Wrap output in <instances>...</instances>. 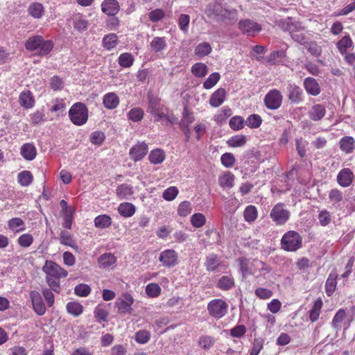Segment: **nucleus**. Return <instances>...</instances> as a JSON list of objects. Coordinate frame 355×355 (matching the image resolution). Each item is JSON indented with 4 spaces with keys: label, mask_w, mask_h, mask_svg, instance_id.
Here are the masks:
<instances>
[{
    "label": "nucleus",
    "mask_w": 355,
    "mask_h": 355,
    "mask_svg": "<svg viewBox=\"0 0 355 355\" xmlns=\"http://www.w3.org/2000/svg\"><path fill=\"white\" fill-rule=\"evenodd\" d=\"M208 18L216 22H224L227 25L233 24L238 19V12L235 9L229 10L218 2L209 3L205 9Z\"/></svg>",
    "instance_id": "nucleus-1"
},
{
    "label": "nucleus",
    "mask_w": 355,
    "mask_h": 355,
    "mask_svg": "<svg viewBox=\"0 0 355 355\" xmlns=\"http://www.w3.org/2000/svg\"><path fill=\"white\" fill-rule=\"evenodd\" d=\"M282 248L287 252H296L302 247V237L295 231L286 232L281 239Z\"/></svg>",
    "instance_id": "nucleus-2"
},
{
    "label": "nucleus",
    "mask_w": 355,
    "mask_h": 355,
    "mask_svg": "<svg viewBox=\"0 0 355 355\" xmlns=\"http://www.w3.org/2000/svg\"><path fill=\"white\" fill-rule=\"evenodd\" d=\"M88 108L81 102L75 103L69 110V117L76 125L85 124L88 120Z\"/></svg>",
    "instance_id": "nucleus-3"
},
{
    "label": "nucleus",
    "mask_w": 355,
    "mask_h": 355,
    "mask_svg": "<svg viewBox=\"0 0 355 355\" xmlns=\"http://www.w3.org/2000/svg\"><path fill=\"white\" fill-rule=\"evenodd\" d=\"M228 304L223 299H214L207 304L209 314L216 318L220 319L227 313Z\"/></svg>",
    "instance_id": "nucleus-4"
},
{
    "label": "nucleus",
    "mask_w": 355,
    "mask_h": 355,
    "mask_svg": "<svg viewBox=\"0 0 355 355\" xmlns=\"http://www.w3.org/2000/svg\"><path fill=\"white\" fill-rule=\"evenodd\" d=\"M290 216V211L283 203L276 204L270 213V218L277 225H284L289 220Z\"/></svg>",
    "instance_id": "nucleus-5"
},
{
    "label": "nucleus",
    "mask_w": 355,
    "mask_h": 355,
    "mask_svg": "<svg viewBox=\"0 0 355 355\" xmlns=\"http://www.w3.org/2000/svg\"><path fill=\"white\" fill-rule=\"evenodd\" d=\"M168 112V107L162 105L150 112V114L154 116L155 122H159L162 125L166 126L169 124H173L175 121V117L173 114L170 115Z\"/></svg>",
    "instance_id": "nucleus-6"
},
{
    "label": "nucleus",
    "mask_w": 355,
    "mask_h": 355,
    "mask_svg": "<svg viewBox=\"0 0 355 355\" xmlns=\"http://www.w3.org/2000/svg\"><path fill=\"white\" fill-rule=\"evenodd\" d=\"M282 101V94L276 89L270 90L265 96L263 100L266 107L271 110H277L280 107Z\"/></svg>",
    "instance_id": "nucleus-7"
},
{
    "label": "nucleus",
    "mask_w": 355,
    "mask_h": 355,
    "mask_svg": "<svg viewBox=\"0 0 355 355\" xmlns=\"http://www.w3.org/2000/svg\"><path fill=\"white\" fill-rule=\"evenodd\" d=\"M42 270L46 276L53 277V278H64L68 275V272L65 269L53 261H46L44 266L42 267Z\"/></svg>",
    "instance_id": "nucleus-8"
},
{
    "label": "nucleus",
    "mask_w": 355,
    "mask_h": 355,
    "mask_svg": "<svg viewBox=\"0 0 355 355\" xmlns=\"http://www.w3.org/2000/svg\"><path fill=\"white\" fill-rule=\"evenodd\" d=\"M239 29L248 36H254L261 31V26L251 19H242L238 23Z\"/></svg>",
    "instance_id": "nucleus-9"
},
{
    "label": "nucleus",
    "mask_w": 355,
    "mask_h": 355,
    "mask_svg": "<svg viewBox=\"0 0 355 355\" xmlns=\"http://www.w3.org/2000/svg\"><path fill=\"white\" fill-rule=\"evenodd\" d=\"M159 261L165 267H173L178 263V254L172 249L165 250L159 254Z\"/></svg>",
    "instance_id": "nucleus-10"
},
{
    "label": "nucleus",
    "mask_w": 355,
    "mask_h": 355,
    "mask_svg": "<svg viewBox=\"0 0 355 355\" xmlns=\"http://www.w3.org/2000/svg\"><path fill=\"white\" fill-rule=\"evenodd\" d=\"M134 303L133 297L128 293L123 294L121 297L118 299L116 305L119 313L123 314H130L132 310V305Z\"/></svg>",
    "instance_id": "nucleus-11"
},
{
    "label": "nucleus",
    "mask_w": 355,
    "mask_h": 355,
    "mask_svg": "<svg viewBox=\"0 0 355 355\" xmlns=\"http://www.w3.org/2000/svg\"><path fill=\"white\" fill-rule=\"evenodd\" d=\"M276 24L282 31L288 32L290 34L293 31L304 29L300 21H293L292 19L289 17L277 21Z\"/></svg>",
    "instance_id": "nucleus-12"
},
{
    "label": "nucleus",
    "mask_w": 355,
    "mask_h": 355,
    "mask_svg": "<svg viewBox=\"0 0 355 355\" xmlns=\"http://www.w3.org/2000/svg\"><path fill=\"white\" fill-rule=\"evenodd\" d=\"M354 180V173L349 168H345L340 170L336 177L338 184L342 187H349L352 184Z\"/></svg>",
    "instance_id": "nucleus-13"
},
{
    "label": "nucleus",
    "mask_w": 355,
    "mask_h": 355,
    "mask_svg": "<svg viewBox=\"0 0 355 355\" xmlns=\"http://www.w3.org/2000/svg\"><path fill=\"white\" fill-rule=\"evenodd\" d=\"M33 308L38 315H43L46 312V306L40 293L36 291H32L30 293Z\"/></svg>",
    "instance_id": "nucleus-14"
},
{
    "label": "nucleus",
    "mask_w": 355,
    "mask_h": 355,
    "mask_svg": "<svg viewBox=\"0 0 355 355\" xmlns=\"http://www.w3.org/2000/svg\"><path fill=\"white\" fill-rule=\"evenodd\" d=\"M148 150V145L145 142H138L130 150V155L135 162L142 159Z\"/></svg>",
    "instance_id": "nucleus-15"
},
{
    "label": "nucleus",
    "mask_w": 355,
    "mask_h": 355,
    "mask_svg": "<svg viewBox=\"0 0 355 355\" xmlns=\"http://www.w3.org/2000/svg\"><path fill=\"white\" fill-rule=\"evenodd\" d=\"M288 92V98L292 103L298 104L303 101V91L294 83L288 84L287 87Z\"/></svg>",
    "instance_id": "nucleus-16"
},
{
    "label": "nucleus",
    "mask_w": 355,
    "mask_h": 355,
    "mask_svg": "<svg viewBox=\"0 0 355 355\" xmlns=\"http://www.w3.org/2000/svg\"><path fill=\"white\" fill-rule=\"evenodd\" d=\"M102 12L108 16L114 17L120 10V6L116 0H104L101 3Z\"/></svg>",
    "instance_id": "nucleus-17"
},
{
    "label": "nucleus",
    "mask_w": 355,
    "mask_h": 355,
    "mask_svg": "<svg viewBox=\"0 0 355 355\" xmlns=\"http://www.w3.org/2000/svg\"><path fill=\"white\" fill-rule=\"evenodd\" d=\"M204 265L207 271H216L221 266L219 256L215 253H209L205 258Z\"/></svg>",
    "instance_id": "nucleus-18"
},
{
    "label": "nucleus",
    "mask_w": 355,
    "mask_h": 355,
    "mask_svg": "<svg viewBox=\"0 0 355 355\" xmlns=\"http://www.w3.org/2000/svg\"><path fill=\"white\" fill-rule=\"evenodd\" d=\"M339 147L345 154H351L355 150V139L352 136H345L339 141Z\"/></svg>",
    "instance_id": "nucleus-19"
},
{
    "label": "nucleus",
    "mask_w": 355,
    "mask_h": 355,
    "mask_svg": "<svg viewBox=\"0 0 355 355\" xmlns=\"http://www.w3.org/2000/svg\"><path fill=\"white\" fill-rule=\"evenodd\" d=\"M216 287L221 291H230L235 287V280L232 275H223L216 284Z\"/></svg>",
    "instance_id": "nucleus-20"
},
{
    "label": "nucleus",
    "mask_w": 355,
    "mask_h": 355,
    "mask_svg": "<svg viewBox=\"0 0 355 355\" xmlns=\"http://www.w3.org/2000/svg\"><path fill=\"white\" fill-rule=\"evenodd\" d=\"M304 87L309 94L318 96L320 93V87L318 81L311 77L306 78L304 80Z\"/></svg>",
    "instance_id": "nucleus-21"
},
{
    "label": "nucleus",
    "mask_w": 355,
    "mask_h": 355,
    "mask_svg": "<svg viewBox=\"0 0 355 355\" xmlns=\"http://www.w3.org/2000/svg\"><path fill=\"white\" fill-rule=\"evenodd\" d=\"M21 155L28 161L33 160L37 155V149L33 144L26 143L20 148Z\"/></svg>",
    "instance_id": "nucleus-22"
},
{
    "label": "nucleus",
    "mask_w": 355,
    "mask_h": 355,
    "mask_svg": "<svg viewBox=\"0 0 355 355\" xmlns=\"http://www.w3.org/2000/svg\"><path fill=\"white\" fill-rule=\"evenodd\" d=\"M326 114L325 107L321 104H315L308 112L309 117L315 121L321 120Z\"/></svg>",
    "instance_id": "nucleus-23"
},
{
    "label": "nucleus",
    "mask_w": 355,
    "mask_h": 355,
    "mask_svg": "<svg viewBox=\"0 0 355 355\" xmlns=\"http://www.w3.org/2000/svg\"><path fill=\"white\" fill-rule=\"evenodd\" d=\"M225 95H226V92H225V89L219 88L217 90H216L211 94V96L209 98L210 105L214 107H219L224 102Z\"/></svg>",
    "instance_id": "nucleus-24"
},
{
    "label": "nucleus",
    "mask_w": 355,
    "mask_h": 355,
    "mask_svg": "<svg viewBox=\"0 0 355 355\" xmlns=\"http://www.w3.org/2000/svg\"><path fill=\"white\" fill-rule=\"evenodd\" d=\"M19 103L25 109L33 107L35 104V100L32 93L28 90L21 92L19 94Z\"/></svg>",
    "instance_id": "nucleus-25"
},
{
    "label": "nucleus",
    "mask_w": 355,
    "mask_h": 355,
    "mask_svg": "<svg viewBox=\"0 0 355 355\" xmlns=\"http://www.w3.org/2000/svg\"><path fill=\"white\" fill-rule=\"evenodd\" d=\"M152 51L159 53L166 49L167 42L165 37H155L150 43Z\"/></svg>",
    "instance_id": "nucleus-26"
},
{
    "label": "nucleus",
    "mask_w": 355,
    "mask_h": 355,
    "mask_svg": "<svg viewBox=\"0 0 355 355\" xmlns=\"http://www.w3.org/2000/svg\"><path fill=\"white\" fill-rule=\"evenodd\" d=\"M27 12L34 19H40L44 15V7L41 3L33 2L28 7Z\"/></svg>",
    "instance_id": "nucleus-27"
},
{
    "label": "nucleus",
    "mask_w": 355,
    "mask_h": 355,
    "mask_svg": "<svg viewBox=\"0 0 355 355\" xmlns=\"http://www.w3.org/2000/svg\"><path fill=\"white\" fill-rule=\"evenodd\" d=\"M116 258L112 253H104L98 259L99 267L103 269H107L115 264Z\"/></svg>",
    "instance_id": "nucleus-28"
},
{
    "label": "nucleus",
    "mask_w": 355,
    "mask_h": 355,
    "mask_svg": "<svg viewBox=\"0 0 355 355\" xmlns=\"http://www.w3.org/2000/svg\"><path fill=\"white\" fill-rule=\"evenodd\" d=\"M103 103L107 109L113 110L119 104V96L114 92L107 93L103 96Z\"/></svg>",
    "instance_id": "nucleus-29"
},
{
    "label": "nucleus",
    "mask_w": 355,
    "mask_h": 355,
    "mask_svg": "<svg viewBox=\"0 0 355 355\" xmlns=\"http://www.w3.org/2000/svg\"><path fill=\"white\" fill-rule=\"evenodd\" d=\"M234 175L230 171H226L218 178V184L222 188H232L234 184Z\"/></svg>",
    "instance_id": "nucleus-30"
},
{
    "label": "nucleus",
    "mask_w": 355,
    "mask_h": 355,
    "mask_svg": "<svg viewBox=\"0 0 355 355\" xmlns=\"http://www.w3.org/2000/svg\"><path fill=\"white\" fill-rule=\"evenodd\" d=\"M133 193V187L128 184H121L116 189V194L120 199H129Z\"/></svg>",
    "instance_id": "nucleus-31"
},
{
    "label": "nucleus",
    "mask_w": 355,
    "mask_h": 355,
    "mask_svg": "<svg viewBox=\"0 0 355 355\" xmlns=\"http://www.w3.org/2000/svg\"><path fill=\"white\" fill-rule=\"evenodd\" d=\"M73 24L74 28L80 33L87 31L89 26L88 20L80 13L74 16Z\"/></svg>",
    "instance_id": "nucleus-32"
},
{
    "label": "nucleus",
    "mask_w": 355,
    "mask_h": 355,
    "mask_svg": "<svg viewBox=\"0 0 355 355\" xmlns=\"http://www.w3.org/2000/svg\"><path fill=\"white\" fill-rule=\"evenodd\" d=\"M60 243L62 245L69 246L73 249L77 250L78 245L73 240L72 235L67 230H62L58 238Z\"/></svg>",
    "instance_id": "nucleus-33"
},
{
    "label": "nucleus",
    "mask_w": 355,
    "mask_h": 355,
    "mask_svg": "<svg viewBox=\"0 0 355 355\" xmlns=\"http://www.w3.org/2000/svg\"><path fill=\"white\" fill-rule=\"evenodd\" d=\"M54 43L51 40H43L36 49L37 54L40 56L47 55L53 49Z\"/></svg>",
    "instance_id": "nucleus-34"
},
{
    "label": "nucleus",
    "mask_w": 355,
    "mask_h": 355,
    "mask_svg": "<svg viewBox=\"0 0 355 355\" xmlns=\"http://www.w3.org/2000/svg\"><path fill=\"white\" fill-rule=\"evenodd\" d=\"M323 302L321 298H318L309 311V319L313 322L318 320Z\"/></svg>",
    "instance_id": "nucleus-35"
},
{
    "label": "nucleus",
    "mask_w": 355,
    "mask_h": 355,
    "mask_svg": "<svg viewBox=\"0 0 355 355\" xmlns=\"http://www.w3.org/2000/svg\"><path fill=\"white\" fill-rule=\"evenodd\" d=\"M44 40L42 35H35L31 36L25 42V48L29 51H35L38 48V45Z\"/></svg>",
    "instance_id": "nucleus-36"
},
{
    "label": "nucleus",
    "mask_w": 355,
    "mask_h": 355,
    "mask_svg": "<svg viewBox=\"0 0 355 355\" xmlns=\"http://www.w3.org/2000/svg\"><path fill=\"white\" fill-rule=\"evenodd\" d=\"M336 279L337 274L331 272L325 283V292L327 295L330 297L334 293L336 288Z\"/></svg>",
    "instance_id": "nucleus-37"
},
{
    "label": "nucleus",
    "mask_w": 355,
    "mask_h": 355,
    "mask_svg": "<svg viewBox=\"0 0 355 355\" xmlns=\"http://www.w3.org/2000/svg\"><path fill=\"white\" fill-rule=\"evenodd\" d=\"M96 227L99 229H105L112 224V218L107 214H102L96 216L94 220Z\"/></svg>",
    "instance_id": "nucleus-38"
},
{
    "label": "nucleus",
    "mask_w": 355,
    "mask_h": 355,
    "mask_svg": "<svg viewBox=\"0 0 355 355\" xmlns=\"http://www.w3.org/2000/svg\"><path fill=\"white\" fill-rule=\"evenodd\" d=\"M135 207L130 202H123L118 207L119 213L124 217H130L135 213Z\"/></svg>",
    "instance_id": "nucleus-39"
},
{
    "label": "nucleus",
    "mask_w": 355,
    "mask_h": 355,
    "mask_svg": "<svg viewBox=\"0 0 355 355\" xmlns=\"http://www.w3.org/2000/svg\"><path fill=\"white\" fill-rule=\"evenodd\" d=\"M165 157V153L159 148L153 150L148 156L149 161L154 164H158L163 162Z\"/></svg>",
    "instance_id": "nucleus-40"
},
{
    "label": "nucleus",
    "mask_w": 355,
    "mask_h": 355,
    "mask_svg": "<svg viewBox=\"0 0 355 355\" xmlns=\"http://www.w3.org/2000/svg\"><path fill=\"white\" fill-rule=\"evenodd\" d=\"M18 183L22 187L29 186L33 181V176L31 171H23L17 175Z\"/></svg>",
    "instance_id": "nucleus-41"
},
{
    "label": "nucleus",
    "mask_w": 355,
    "mask_h": 355,
    "mask_svg": "<svg viewBox=\"0 0 355 355\" xmlns=\"http://www.w3.org/2000/svg\"><path fill=\"white\" fill-rule=\"evenodd\" d=\"M134 55L130 53H123L118 58L119 64L123 68H129L134 63Z\"/></svg>",
    "instance_id": "nucleus-42"
},
{
    "label": "nucleus",
    "mask_w": 355,
    "mask_h": 355,
    "mask_svg": "<svg viewBox=\"0 0 355 355\" xmlns=\"http://www.w3.org/2000/svg\"><path fill=\"white\" fill-rule=\"evenodd\" d=\"M127 116L131 121L139 122L144 119V112L141 107H133L128 112Z\"/></svg>",
    "instance_id": "nucleus-43"
},
{
    "label": "nucleus",
    "mask_w": 355,
    "mask_h": 355,
    "mask_svg": "<svg viewBox=\"0 0 355 355\" xmlns=\"http://www.w3.org/2000/svg\"><path fill=\"white\" fill-rule=\"evenodd\" d=\"M68 313L78 317L83 312V306L78 302H69L66 306Z\"/></svg>",
    "instance_id": "nucleus-44"
},
{
    "label": "nucleus",
    "mask_w": 355,
    "mask_h": 355,
    "mask_svg": "<svg viewBox=\"0 0 355 355\" xmlns=\"http://www.w3.org/2000/svg\"><path fill=\"white\" fill-rule=\"evenodd\" d=\"M258 216V211L255 206L248 205L243 211V217L246 222L252 223Z\"/></svg>",
    "instance_id": "nucleus-45"
},
{
    "label": "nucleus",
    "mask_w": 355,
    "mask_h": 355,
    "mask_svg": "<svg viewBox=\"0 0 355 355\" xmlns=\"http://www.w3.org/2000/svg\"><path fill=\"white\" fill-rule=\"evenodd\" d=\"M118 44V39L116 34L111 33L105 35L103 38V47L107 50L110 51L115 48Z\"/></svg>",
    "instance_id": "nucleus-46"
},
{
    "label": "nucleus",
    "mask_w": 355,
    "mask_h": 355,
    "mask_svg": "<svg viewBox=\"0 0 355 355\" xmlns=\"http://www.w3.org/2000/svg\"><path fill=\"white\" fill-rule=\"evenodd\" d=\"M353 45V42L349 35L344 36L337 43V48L341 54L347 53L348 49L351 48Z\"/></svg>",
    "instance_id": "nucleus-47"
},
{
    "label": "nucleus",
    "mask_w": 355,
    "mask_h": 355,
    "mask_svg": "<svg viewBox=\"0 0 355 355\" xmlns=\"http://www.w3.org/2000/svg\"><path fill=\"white\" fill-rule=\"evenodd\" d=\"M208 72V68L207 65L202 62H198L194 64L191 67V73L198 78H203L206 76Z\"/></svg>",
    "instance_id": "nucleus-48"
},
{
    "label": "nucleus",
    "mask_w": 355,
    "mask_h": 355,
    "mask_svg": "<svg viewBox=\"0 0 355 355\" xmlns=\"http://www.w3.org/2000/svg\"><path fill=\"white\" fill-rule=\"evenodd\" d=\"M211 46L208 42H201L195 48V54L200 57H204L209 55L211 52Z\"/></svg>",
    "instance_id": "nucleus-49"
},
{
    "label": "nucleus",
    "mask_w": 355,
    "mask_h": 355,
    "mask_svg": "<svg viewBox=\"0 0 355 355\" xmlns=\"http://www.w3.org/2000/svg\"><path fill=\"white\" fill-rule=\"evenodd\" d=\"M247 139L245 135H238L232 137L228 141L227 144L230 147H241L246 144Z\"/></svg>",
    "instance_id": "nucleus-50"
},
{
    "label": "nucleus",
    "mask_w": 355,
    "mask_h": 355,
    "mask_svg": "<svg viewBox=\"0 0 355 355\" xmlns=\"http://www.w3.org/2000/svg\"><path fill=\"white\" fill-rule=\"evenodd\" d=\"M285 51L283 50L274 51L266 57V60L269 64H275L278 63L282 58L285 57Z\"/></svg>",
    "instance_id": "nucleus-51"
},
{
    "label": "nucleus",
    "mask_w": 355,
    "mask_h": 355,
    "mask_svg": "<svg viewBox=\"0 0 355 355\" xmlns=\"http://www.w3.org/2000/svg\"><path fill=\"white\" fill-rule=\"evenodd\" d=\"M345 317H346L345 311L343 309H339L336 312V313L335 314V315L332 320V322H331L332 327L337 330L340 329L341 327L340 323L343 322V320L345 319Z\"/></svg>",
    "instance_id": "nucleus-52"
},
{
    "label": "nucleus",
    "mask_w": 355,
    "mask_h": 355,
    "mask_svg": "<svg viewBox=\"0 0 355 355\" xmlns=\"http://www.w3.org/2000/svg\"><path fill=\"white\" fill-rule=\"evenodd\" d=\"M215 343L214 337L208 335L202 336L199 338L198 345L204 349H209Z\"/></svg>",
    "instance_id": "nucleus-53"
},
{
    "label": "nucleus",
    "mask_w": 355,
    "mask_h": 355,
    "mask_svg": "<svg viewBox=\"0 0 355 355\" xmlns=\"http://www.w3.org/2000/svg\"><path fill=\"white\" fill-rule=\"evenodd\" d=\"M220 75L218 72L211 73L203 83V87L206 89H209L215 86L220 80Z\"/></svg>",
    "instance_id": "nucleus-54"
},
{
    "label": "nucleus",
    "mask_w": 355,
    "mask_h": 355,
    "mask_svg": "<svg viewBox=\"0 0 355 355\" xmlns=\"http://www.w3.org/2000/svg\"><path fill=\"white\" fill-rule=\"evenodd\" d=\"M191 223L196 228H200L206 223V218L202 213H196L191 217Z\"/></svg>",
    "instance_id": "nucleus-55"
},
{
    "label": "nucleus",
    "mask_w": 355,
    "mask_h": 355,
    "mask_svg": "<svg viewBox=\"0 0 355 355\" xmlns=\"http://www.w3.org/2000/svg\"><path fill=\"white\" fill-rule=\"evenodd\" d=\"M261 123L262 119L257 114L250 115L245 121V124L250 128H258Z\"/></svg>",
    "instance_id": "nucleus-56"
},
{
    "label": "nucleus",
    "mask_w": 355,
    "mask_h": 355,
    "mask_svg": "<svg viewBox=\"0 0 355 355\" xmlns=\"http://www.w3.org/2000/svg\"><path fill=\"white\" fill-rule=\"evenodd\" d=\"M192 210V206L189 201L184 200L178 206V213L180 216L185 217L188 216Z\"/></svg>",
    "instance_id": "nucleus-57"
},
{
    "label": "nucleus",
    "mask_w": 355,
    "mask_h": 355,
    "mask_svg": "<svg viewBox=\"0 0 355 355\" xmlns=\"http://www.w3.org/2000/svg\"><path fill=\"white\" fill-rule=\"evenodd\" d=\"M161 287L155 283H150L146 287V293L150 297H157L161 293Z\"/></svg>",
    "instance_id": "nucleus-58"
},
{
    "label": "nucleus",
    "mask_w": 355,
    "mask_h": 355,
    "mask_svg": "<svg viewBox=\"0 0 355 355\" xmlns=\"http://www.w3.org/2000/svg\"><path fill=\"white\" fill-rule=\"evenodd\" d=\"M8 225L12 230L19 232L24 230V223L20 218H12L8 220Z\"/></svg>",
    "instance_id": "nucleus-59"
},
{
    "label": "nucleus",
    "mask_w": 355,
    "mask_h": 355,
    "mask_svg": "<svg viewBox=\"0 0 355 355\" xmlns=\"http://www.w3.org/2000/svg\"><path fill=\"white\" fill-rule=\"evenodd\" d=\"M135 340L139 344H146L150 339V334L146 330H139L135 335Z\"/></svg>",
    "instance_id": "nucleus-60"
},
{
    "label": "nucleus",
    "mask_w": 355,
    "mask_h": 355,
    "mask_svg": "<svg viewBox=\"0 0 355 355\" xmlns=\"http://www.w3.org/2000/svg\"><path fill=\"white\" fill-rule=\"evenodd\" d=\"M230 127L234 130H239L244 126V119L241 116H234L229 122Z\"/></svg>",
    "instance_id": "nucleus-61"
},
{
    "label": "nucleus",
    "mask_w": 355,
    "mask_h": 355,
    "mask_svg": "<svg viewBox=\"0 0 355 355\" xmlns=\"http://www.w3.org/2000/svg\"><path fill=\"white\" fill-rule=\"evenodd\" d=\"M91 293V288L85 284H80L75 286L74 293L80 297H87Z\"/></svg>",
    "instance_id": "nucleus-62"
},
{
    "label": "nucleus",
    "mask_w": 355,
    "mask_h": 355,
    "mask_svg": "<svg viewBox=\"0 0 355 355\" xmlns=\"http://www.w3.org/2000/svg\"><path fill=\"white\" fill-rule=\"evenodd\" d=\"M220 161L225 167L231 168L234 165L236 159L232 153H225L221 155Z\"/></svg>",
    "instance_id": "nucleus-63"
},
{
    "label": "nucleus",
    "mask_w": 355,
    "mask_h": 355,
    "mask_svg": "<svg viewBox=\"0 0 355 355\" xmlns=\"http://www.w3.org/2000/svg\"><path fill=\"white\" fill-rule=\"evenodd\" d=\"M165 16V12L161 8H156L150 11L148 14V18L152 22H158Z\"/></svg>",
    "instance_id": "nucleus-64"
}]
</instances>
